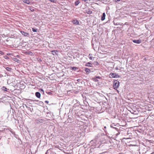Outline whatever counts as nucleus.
<instances>
[{
	"label": "nucleus",
	"instance_id": "obj_1",
	"mask_svg": "<svg viewBox=\"0 0 154 154\" xmlns=\"http://www.w3.org/2000/svg\"><path fill=\"white\" fill-rule=\"evenodd\" d=\"M119 82L118 81L116 80H114L113 81V85L114 89L116 90V89L119 87Z\"/></svg>",
	"mask_w": 154,
	"mask_h": 154
},
{
	"label": "nucleus",
	"instance_id": "obj_2",
	"mask_svg": "<svg viewBox=\"0 0 154 154\" xmlns=\"http://www.w3.org/2000/svg\"><path fill=\"white\" fill-rule=\"evenodd\" d=\"M109 75L111 76L112 77L114 78H119L120 77V75L114 73H111L109 74Z\"/></svg>",
	"mask_w": 154,
	"mask_h": 154
},
{
	"label": "nucleus",
	"instance_id": "obj_3",
	"mask_svg": "<svg viewBox=\"0 0 154 154\" xmlns=\"http://www.w3.org/2000/svg\"><path fill=\"white\" fill-rule=\"evenodd\" d=\"M35 122L37 123H42L45 121L42 119H38L35 120Z\"/></svg>",
	"mask_w": 154,
	"mask_h": 154
},
{
	"label": "nucleus",
	"instance_id": "obj_4",
	"mask_svg": "<svg viewBox=\"0 0 154 154\" xmlns=\"http://www.w3.org/2000/svg\"><path fill=\"white\" fill-rule=\"evenodd\" d=\"M20 32L22 35L25 36H27L29 35V33L24 31H21Z\"/></svg>",
	"mask_w": 154,
	"mask_h": 154
},
{
	"label": "nucleus",
	"instance_id": "obj_5",
	"mask_svg": "<svg viewBox=\"0 0 154 154\" xmlns=\"http://www.w3.org/2000/svg\"><path fill=\"white\" fill-rule=\"evenodd\" d=\"M132 41L134 43L136 44H140L141 42V40L140 39H138L137 40H133Z\"/></svg>",
	"mask_w": 154,
	"mask_h": 154
},
{
	"label": "nucleus",
	"instance_id": "obj_6",
	"mask_svg": "<svg viewBox=\"0 0 154 154\" xmlns=\"http://www.w3.org/2000/svg\"><path fill=\"white\" fill-rule=\"evenodd\" d=\"M72 23L75 25H78L79 24V21L76 20H73L72 21Z\"/></svg>",
	"mask_w": 154,
	"mask_h": 154
},
{
	"label": "nucleus",
	"instance_id": "obj_7",
	"mask_svg": "<svg viewBox=\"0 0 154 154\" xmlns=\"http://www.w3.org/2000/svg\"><path fill=\"white\" fill-rule=\"evenodd\" d=\"M35 95L38 98H40L41 97V94L39 92H36L35 93Z\"/></svg>",
	"mask_w": 154,
	"mask_h": 154
},
{
	"label": "nucleus",
	"instance_id": "obj_8",
	"mask_svg": "<svg viewBox=\"0 0 154 154\" xmlns=\"http://www.w3.org/2000/svg\"><path fill=\"white\" fill-rule=\"evenodd\" d=\"M116 126V125H114V124H112L110 125V127L111 128H114L117 131L118 130V128H116L115 127Z\"/></svg>",
	"mask_w": 154,
	"mask_h": 154
},
{
	"label": "nucleus",
	"instance_id": "obj_9",
	"mask_svg": "<svg viewBox=\"0 0 154 154\" xmlns=\"http://www.w3.org/2000/svg\"><path fill=\"white\" fill-rule=\"evenodd\" d=\"M106 14L105 13H103L102 16L101 17V20L102 21L104 20L105 18Z\"/></svg>",
	"mask_w": 154,
	"mask_h": 154
},
{
	"label": "nucleus",
	"instance_id": "obj_10",
	"mask_svg": "<svg viewBox=\"0 0 154 154\" xmlns=\"http://www.w3.org/2000/svg\"><path fill=\"white\" fill-rule=\"evenodd\" d=\"M92 63H90V62H88L87 63H86L85 64V66H87L92 67Z\"/></svg>",
	"mask_w": 154,
	"mask_h": 154
},
{
	"label": "nucleus",
	"instance_id": "obj_11",
	"mask_svg": "<svg viewBox=\"0 0 154 154\" xmlns=\"http://www.w3.org/2000/svg\"><path fill=\"white\" fill-rule=\"evenodd\" d=\"M84 70L87 73H89L91 72L90 70L89 69H88L87 68H85Z\"/></svg>",
	"mask_w": 154,
	"mask_h": 154
},
{
	"label": "nucleus",
	"instance_id": "obj_12",
	"mask_svg": "<svg viewBox=\"0 0 154 154\" xmlns=\"http://www.w3.org/2000/svg\"><path fill=\"white\" fill-rule=\"evenodd\" d=\"M37 104L39 106H42L44 105V103L42 101H38V102L37 103Z\"/></svg>",
	"mask_w": 154,
	"mask_h": 154
},
{
	"label": "nucleus",
	"instance_id": "obj_13",
	"mask_svg": "<svg viewBox=\"0 0 154 154\" xmlns=\"http://www.w3.org/2000/svg\"><path fill=\"white\" fill-rule=\"evenodd\" d=\"M23 2L27 4H29L30 2L29 0H23Z\"/></svg>",
	"mask_w": 154,
	"mask_h": 154
},
{
	"label": "nucleus",
	"instance_id": "obj_14",
	"mask_svg": "<svg viewBox=\"0 0 154 154\" xmlns=\"http://www.w3.org/2000/svg\"><path fill=\"white\" fill-rule=\"evenodd\" d=\"M51 52L52 53V54L54 55H55L57 54V52H58L56 50H53L51 51Z\"/></svg>",
	"mask_w": 154,
	"mask_h": 154
},
{
	"label": "nucleus",
	"instance_id": "obj_15",
	"mask_svg": "<svg viewBox=\"0 0 154 154\" xmlns=\"http://www.w3.org/2000/svg\"><path fill=\"white\" fill-rule=\"evenodd\" d=\"M80 3V1L79 0H76L75 3V5L76 6Z\"/></svg>",
	"mask_w": 154,
	"mask_h": 154
},
{
	"label": "nucleus",
	"instance_id": "obj_16",
	"mask_svg": "<svg viewBox=\"0 0 154 154\" xmlns=\"http://www.w3.org/2000/svg\"><path fill=\"white\" fill-rule=\"evenodd\" d=\"M13 60L14 61L17 62L18 63H19L20 61V60L19 59L16 58H13Z\"/></svg>",
	"mask_w": 154,
	"mask_h": 154
},
{
	"label": "nucleus",
	"instance_id": "obj_17",
	"mask_svg": "<svg viewBox=\"0 0 154 154\" xmlns=\"http://www.w3.org/2000/svg\"><path fill=\"white\" fill-rule=\"evenodd\" d=\"M2 88L3 90L5 91H7L8 90L7 88L6 87H5V86H3V87H2Z\"/></svg>",
	"mask_w": 154,
	"mask_h": 154
},
{
	"label": "nucleus",
	"instance_id": "obj_18",
	"mask_svg": "<svg viewBox=\"0 0 154 154\" xmlns=\"http://www.w3.org/2000/svg\"><path fill=\"white\" fill-rule=\"evenodd\" d=\"M5 69L8 71H11V70H12V69L9 67H6Z\"/></svg>",
	"mask_w": 154,
	"mask_h": 154
},
{
	"label": "nucleus",
	"instance_id": "obj_19",
	"mask_svg": "<svg viewBox=\"0 0 154 154\" xmlns=\"http://www.w3.org/2000/svg\"><path fill=\"white\" fill-rule=\"evenodd\" d=\"M91 55H92L91 54H89V58L91 60H93L94 59V57H91Z\"/></svg>",
	"mask_w": 154,
	"mask_h": 154
},
{
	"label": "nucleus",
	"instance_id": "obj_20",
	"mask_svg": "<svg viewBox=\"0 0 154 154\" xmlns=\"http://www.w3.org/2000/svg\"><path fill=\"white\" fill-rule=\"evenodd\" d=\"M78 69V68L75 67H72L71 69H72L73 70L75 71V70H76L77 69Z\"/></svg>",
	"mask_w": 154,
	"mask_h": 154
},
{
	"label": "nucleus",
	"instance_id": "obj_21",
	"mask_svg": "<svg viewBox=\"0 0 154 154\" xmlns=\"http://www.w3.org/2000/svg\"><path fill=\"white\" fill-rule=\"evenodd\" d=\"M93 81L95 82H97L98 81V80L96 78H93Z\"/></svg>",
	"mask_w": 154,
	"mask_h": 154
},
{
	"label": "nucleus",
	"instance_id": "obj_22",
	"mask_svg": "<svg viewBox=\"0 0 154 154\" xmlns=\"http://www.w3.org/2000/svg\"><path fill=\"white\" fill-rule=\"evenodd\" d=\"M48 0L50 2H54V3H56L57 1V0Z\"/></svg>",
	"mask_w": 154,
	"mask_h": 154
},
{
	"label": "nucleus",
	"instance_id": "obj_23",
	"mask_svg": "<svg viewBox=\"0 0 154 154\" xmlns=\"http://www.w3.org/2000/svg\"><path fill=\"white\" fill-rule=\"evenodd\" d=\"M37 29L34 28H32V30L33 32H37Z\"/></svg>",
	"mask_w": 154,
	"mask_h": 154
},
{
	"label": "nucleus",
	"instance_id": "obj_24",
	"mask_svg": "<svg viewBox=\"0 0 154 154\" xmlns=\"http://www.w3.org/2000/svg\"><path fill=\"white\" fill-rule=\"evenodd\" d=\"M88 11H87L86 12L88 14H91L92 13L91 11H90L89 9H88Z\"/></svg>",
	"mask_w": 154,
	"mask_h": 154
},
{
	"label": "nucleus",
	"instance_id": "obj_25",
	"mask_svg": "<svg viewBox=\"0 0 154 154\" xmlns=\"http://www.w3.org/2000/svg\"><path fill=\"white\" fill-rule=\"evenodd\" d=\"M4 57L5 59H9V58L6 55L4 56Z\"/></svg>",
	"mask_w": 154,
	"mask_h": 154
},
{
	"label": "nucleus",
	"instance_id": "obj_26",
	"mask_svg": "<svg viewBox=\"0 0 154 154\" xmlns=\"http://www.w3.org/2000/svg\"><path fill=\"white\" fill-rule=\"evenodd\" d=\"M11 132L12 134H15V132H14L12 130L11 131Z\"/></svg>",
	"mask_w": 154,
	"mask_h": 154
},
{
	"label": "nucleus",
	"instance_id": "obj_27",
	"mask_svg": "<svg viewBox=\"0 0 154 154\" xmlns=\"http://www.w3.org/2000/svg\"><path fill=\"white\" fill-rule=\"evenodd\" d=\"M41 93H43V94H44V90L43 89H41Z\"/></svg>",
	"mask_w": 154,
	"mask_h": 154
},
{
	"label": "nucleus",
	"instance_id": "obj_28",
	"mask_svg": "<svg viewBox=\"0 0 154 154\" xmlns=\"http://www.w3.org/2000/svg\"><path fill=\"white\" fill-rule=\"evenodd\" d=\"M95 78L97 79H100L101 78V77L100 76H96Z\"/></svg>",
	"mask_w": 154,
	"mask_h": 154
},
{
	"label": "nucleus",
	"instance_id": "obj_29",
	"mask_svg": "<svg viewBox=\"0 0 154 154\" xmlns=\"http://www.w3.org/2000/svg\"><path fill=\"white\" fill-rule=\"evenodd\" d=\"M0 54L3 55V53L2 51H0Z\"/></svg>",
	"mask_w": 154,
	"mask_h": 154
},
{
	"label": "nucleus",
	"instance_id": "obj_30",
	"mask_svg": "<svg viewBox=\"0 0 154 154\" xmlns=\"http://www.w3.org/2000/svg\"><path fill=\"white\" fill-rule=\"evenodd\" d=\"M30 10L32 11H34V9L33 8H30Z\"/></svg>",
	"mask_w": 154,
	"mask_h": 154
},
{
	"label": "nucleus",
	"instance_id": "obj_31",
	"mask_svg": "<svg viewBox=\"0 0 154 154\" xmlns=\"http://www.w3.org/2000/svg\"><path fill=\"white\" fill-rule=\"evenodd\" d=\"M49 150H48L46 152L45 154H47L48 153V152L49 151Z\"/></svg>",
	"mask_w": 154,
	"mask_h": 154
},
{
	"label": "nucleus",
	"instance_id": "obj_32",
	"mask_svg": "<svg viewBox=\"0 0 154 154\" xmlns=\"http://www.w3.org/2000/svg\"><path fill=\"white\" fill-rule=\"evenodd\" d=\"M33 101L34 102H38V100H33Z\"/></svg>",
	"mask_w": 154,
	"mask_h": 154
},
{
	"label": "nucleus",
	"instance_id": "obj_33",
	"mask_svg": "<svg viewBox=\"0 0 154 154\" xmlns=\"http://www.w3.org/2000/svg\"><path fill=\"white\" fill-rule=\"evenodd\" d=\"M48 94L49 95H51V94H52V93H51V92H48Z\"/></svg>",
	"mask_w": 154,
	"mask_h": 154
},
{
	"label": "nucleus",
	"instance_id": "obj_34",
	"mask_svg": "<svg viewBox=\"0 0 154 154\" xmlns=\"http://www.w3.org/2000/svg\"><path fill=\"white\" fill-rule=\"evenodd\" d=\"M45 102L47 103H49V101L48 100H46L45 101Z\"/></svg>",
	"mask_w": 154,
	"mask_h": 154
},
{
	"label": "nucleus",
	"instance_id": "obj_35",
	"mask_svg": "<svg viewBox=\"0 0 154 154\" xmlns=\"http://www.w3.org/2000/svg\"><path fill=\"white\" fill-rule=\"evenodd\" d=\"M8 130L10 132H11V131L12 130L11 128H8Z\"/></svg>",
	"mask_w": 154,
	"mask_h": 154
},
{
	"label": "nucleus",
	"instance_id": "obj_36",
	"mask_svg": "<svg viewBox=\"0 0 154 154\" xmlns=\"http://www.w3.org/2000/svg\"><path fill=\"white\" fill-rule=\"evenodd\" d=\"M31 54H32V53L31 52H29V54H30L31 55H32V54H31Z\"/></svg>",
	"mask_w": 154,
	"mask_h": 154
},
{
	"label": "nucleus",
	"instance_id": "obj_37",
	"mask_svg": "<svg viewBox=\"0 0 154 154\" xmlns=\"http://www.w3.org/2000/svg\"><path fill=\"white\" fill-rule=\"evenodd\" d=\"M114 24L115 25H117V23H115V22L114 23Z\"/></svg>",
	"mask_w": 154,
	"mask_h": 154
},
{
	"label": "nucleus",
	"instance_id": "obj_38",
	"mask_svg": "<svg viewBox=\"0 0 154 154\" xmlns=\"http://www.w3.org/2000/svg\"><path fill=\"white\" fill-rule=\"evenodd\" d=\"M104 129H106V126H104Z\"/></svg>",
	"mask_w": 154,
	"mask_h": 154
},
{
	"label": "nucleus",
	"instance_id": "obj_39",
	"mask_svg": "<svg viewBox=\"0 0 154 154\" xmlns=\"http://www.w3.org/2000/svg\"><path fill=\"white\" fill-rule=\"evenodd\" d=\"M117 1H118V2H119L120 1V0H116Z\"/></svg>",
	"mask_w": 154,
	"mask_h": 154
},
{
	"label": "nucleus",
	"instance_id": "obj_40",
	"mask_svg": "<svg viewBox=\"0 0 154 154\" xmlns=\"http://www.w3.org/2000/svg\"><path fill=\"white\" fill-rule=\"evenodd\" d=\"M10 54H7V55H9Z\"/></svg>",
	"mask_w": 154,
	"mask_h": 154
},
{
	"label": "nucleus",
	"instance_id": "obj_41",
	"mask_svg": "<svg viewBox=\"0 0 154 154\" xmlns=\"http://www.w3.org/2000/svg\"><path fill=\"white\" fill-rule=\"evenodd\" d=\"M151 154H154V153H151Z\"/></svg>",
	"mask_w": 154,
	"mask_h": 154
},
{
	"label": "nucleus",
	"instance_id": "obj_42",
	"mask_svg": "<svg viewBox=\"0 0 154 154\" xmlns=\"http://www.w3.org/2000/svg\"><path fill=\"white\" fill-rule=\"evenodd\" d=\"M116 69H117V68H116Z\"/></svg>",
	"mask_w": 154,
	"mask_h": 154
},
{
	"label": "nucleus",
	"instance_id": "obj_43",
	"mask_svg": "<svg viewBox=\"0 0 154 154\" xmlns=\"http://www.w3.org/2000/svg\"><path fill=\"white\" fill-rule=\"evenodd\" d=\"M79 79H78V80H77V81H79Z\"/></svg>",
	"mask_w": 154,
	"mask_h": 154
}]
</instances>
